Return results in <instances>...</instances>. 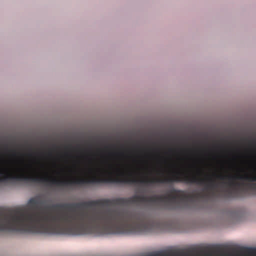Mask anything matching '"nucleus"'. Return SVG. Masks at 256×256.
Wrapping results in <instances>:
<instances>
[{"instance_id":"1","label":"nucleus","mask_w":256,"mask_h":256,"mask_svg":"<svg viewBox=\"0 0 256 256\" xmlns=\"http://www.w3.org/2000/svg\"><path fill=\"white\" fill-rule=\"evenodd\" d=\"M40 196L28 202L30 210H0V232L16 231L71 235V211L43 213Z\"/></svg>"},{"instance_id":"2","label":"nucleus","mask_w":256,"mask_h":256,"mask_svg":"<svg viewBox=\"0 0 256 256\" xmlns=\"http://www.w3.org/2000/svg\"><path fill=\"white\" fill-rule=\"evenodd\" d=\"M188 198V195L184 191L172 189L171 194L168 195H154L150 196H146L144 195H135L128 198L102 199L78 203L58 204L54 205V208H70L96 206H124L138 202H176L178 201L185 202Z\"/></svg>"},{"instance_id":"3","label":"nucleus","mask_w":256,"mask_h":256,"mask_svg":"<svg viewBox=\"0 0 256 256\" xmlns=\"http://www.w3.org/2000/svg\"><path fill=\"white\" fill-rule=\"evenodd\" d=\"M10 180L38 182L51 186H70V178L58 179L38 174H28L24 172L23 168L20 167L0 168V182H6Z\"/></svg>"},{"instance_id":"4","label":"nucleus","mask_w":256,"mask_h":256,"mask_svg":"<svg viewBox=\"0 0 256 256\" xmlns=\"http://www.w3.org/2000/svg\"><path fill=\"white\" fill-rule=\"evenodd\" d=\"M114 144H108V145H106V146H105V148H106V149H108V148H114Z\"/></svg>"},{"instance_id":"5","label":"nucleus","mask_w":256,"mask_h":256,"mask_svg":"<svg viewBox=\"0 0 256 256\" xmlns=\"http://www.w3.org/2000/svg\"><path fill=\"white\" fill-rule=\"evenodd\" d=\"M176 148L174 147L173 148H172V152L174 154H175L176 153Z\"/></svg>"},{"instance_id":"6","label":"nucleus","mask_w":256,"mask_h":256,"mask_svg":"<svg viewBox=\"0 0 256 256\" xmlns=\"http://www.w3.org/2000/svg\"><path fill=\"white\" fill-rule=\"evenodd\" d=\"M71 146H72L71 145H69L68 147H71Z\"/></svg>"}]
</instances>
